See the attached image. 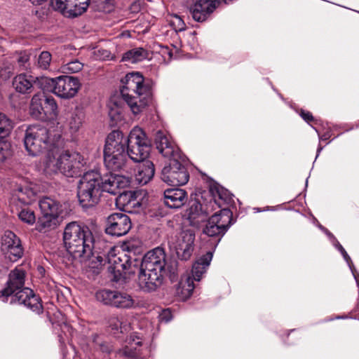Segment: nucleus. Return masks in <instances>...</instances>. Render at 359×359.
<instances>
[{
  "label": "nucleus",
  "mask_w": 359,
  "mask_h": 359,
  "mask_svg": "<svg viewBox=\"0 0 359 359\" xmlns=\"http://www.w3.org/2000/svg\"><path fill=\"white\" fill-rule=\"evenodd\" d=\"M130 249H131V248H126L127 252H130Z\"/></svg>",
  "instance_id": "4d7b16f0"
},
{
  "label": "nucleus",
  "mask_w": 359,
  "mask_h": 359,
  "mask_svg": "<svg viewBox=\"0 0 359 359\" xmlns=\"http://www.w3.org/2000/svg\"><path fill=\"white\" fill-rule=\"evenodd\" d=\"M39 205L42 214L58 217L61 209L59 201L50 197H43L40 200Z\"/></svg>",
  "instance_id": "b1692460"
},
{
  "label": "nucleus",
  "mask_w": 359,
  "mask_h": 359,
  "mask_svg": "<svg viewBox=\"0 0 359 359\" xmlns=\"http://www.w3.org/2000/svg\"><path fill=\"white\" fill-rule=\"evenodd\" d=\"M81 253V256L92 263L100 265L108 263V271L111 280L114 282H124L128 274L134 273L132 270V261L124 251L116 253L115 248H109L107 252L104 248H82Z\"/></svg>",
  "instance_id": "20e7f679"
},
{
  "label": "nucleus",
  "mask_w": 359,
  "mask_h": 359,
  "mask_svg": "<svg viewBox=\"0 0 359 359\" xmlns=\"http://www.w3.org/2000/svg\"><path fill=\"white\" fill-rule=\"evenodd\" d=\"M13 154L11 144L9 142L0 140V164L10 158Z\"/></svg>",
  "instance_id": "2f4dec72"
},
{
  "label": "nucleus",
  "mask_w": 359,
  "mask_h": 359,
  "mask_svg": "<svg viewBox=\"0 0 359 359\" xmlns=\"http://www.w3.org/2000/svg\"><path fill=\"white\" fill-rule=\"evenodd\" d=\"M42 97H43V93H36L32 97L31 100L32 109L37 111L39 114H41L42 111H43Z\"/></svg>",
  "instance_id": "58836bf2"
},
{
  "label": "nucleus",
  "mask_w": 359,
  "mask_h": 359,
  "mask_svg": "<svg viewBox=\"0 0 359 359\" xmlns=\"http://www.w3.org/2000/svg\"><path fill=\"white\" fill-rule=\"evenodd\" d=\"M19 219L29 224H33L36 221L34 212L29 208H22L18 213Z\"/></svg>",
  "instance_id": "c9c22d12"
},
{
  "label": "nucleus",
  "mask_w": 359,
  "mask_h": 359,
  "mask_svg": "<svg viewBox=\"0 0 359 359\" xmlns=\"http://www.w3.org/2000/svg\"><path fill=\"white\" fill-rule=\"evenodd\" d=\"M15 70V65L9 60H6L0 68V79L2 81L8 80Z\"/></svg>",
  "instance_id": "7c9ffc66"
},
{
  "label": "nucleus",
  "mask_w": 359,
  "mask_h": 359,
  "mask_svg": "<svg viewBox=\"0 0 359 359\" xmlns=\"http://www.w3.org/2000/svg\"><path fill=\"white\" fill-rule=\"evenodd\" d=\"M154 143L159 153L169 159L161 170V180L171 186L186 184L189 172L185 165L186 157L180 148L161 130L155 133Z\"/></svg>",
  "instance_id": "f03ea898"
},
{
  "label": "nucleus",
  "mask_w": 359,
  "mask_h": 359,
  "mask_svg": "<svg viewBox=\"0 0 359 359\" xmlns=\"http://www.w3.org/2000/svg\"><path fill=\"white\" fill-rule=\"evenodd\" d=\"M27 151L32 156H37L46 151L47 154H57L58 147L62 142L59 134L55 133L44 126L32 125L27 128L24 137Z\"/></svg>",
  "instance_id": "6e6552de"
},
{
  "label": "nucleus",
  "mask_w": 359,
  "mask_h": 359,
  "mask_svg": "<svg viewBox=\"0 0 359 359\" xmlns=\"http://www.w3.org/2000/svg\"><path fill=\"white\" fill-rule=\"evenodd\" d=\"M195 240V234L191 230L183 231L180 233L179 245L191 247Z\"/></svg>",
  "instance_id": "473e14b6"
},
{
  "label": "nucleus",
  "mask_w": 359,
  "mask_h": 359,
  "mask_svg": "<svg viewBox=\"0 0 359 359\" xmlns=\"http://www.w3.org/2000/svg\"><path fill=\"white\" fill-rule=\"evenodd\" d=\"M26 271L16 267L8 275L6 286L0 290V298L11 304H22L39 314L43 311L41 299L33 290L25 287Z\"/></svg>",
  "instance_id": "7ed1b4c3"
},
{
  "label": "nucleus",
  "mask_w": 359,
  "mask_h": 359,
  "mask_svg": "<svg viewBox=\"0 0 359 359\" xmlns=\"http://www.w3.org/2000/svg\"><path fill=\"white\" fill-rule=\"evenodd\" d=\"M149 53L143 48L131 49L124 53L123 60L135 63L147 58Z\"/></svg>",
  "instance_id": "cd10ccee"
},
{
  "label": "nucleus",
  "mask_w": 359,
  "mask_h": 359,
  "mask_svg": "<svg viewBox=\"0 0 359 359\" xmlns=\"http://www.w3.org/2000/svg\"><path fill=\"white\" fill-rule=\"evenodd\" d=\"M122 81L121 96L133 113L137 114L151 102V86L139 72L128 74Z\"/></svg>",
  "instance_id": "39448f33"
},
{
  "label": "nucleus",
  "mask_w": 359,
  "mask_h": 359,
  "mask_svg": "<svg viewBox=\"0 0 359 359\" xmlns=\"http://www.w3.org/2000/svg\"><path fill=\"white\" fill-rule=\"evenodd\" d=\"M161 318L162 320L169 322L172 318L170 311L168 309L164 310L161 314Z\"/></svg>",
  "instance_id": "de8ad7c7"
},
{
  "label": "nucleus",
  "mask_w": 359,
  "mask_h": 359,
  "mask_svg": "<svg viewBox=\"0 0 359 359\" xmlns=\"http://www.w3.org/2000/svg\"><path fill=\"white\" fill-rule=\"evenodd\" d=\"M165 273L164 259L154 258L145 262L138 275L140 287L146 292L155 291L163 284Z\"/></svg>",
  "instance_id": "9d476101"
},
{
  "label": "nucleus",
  "mask_w": 359,
  "mask_h": 359,
  "mask_svg": "<svg viewBox=\"0 0 359 359\" xmlns=\"http://www.w3.org/2000/svg\"><path fill=\"white\" fill-rule=\"evenodd\" d=\"M128 197V201L125 205H126L127 208L133 207V208H139L141 205V203L139 201L137 200L136 197H135V194L130 192L129 194H124L123 196L121 195V199L125 200L126 198Z\"/></svg>",
  "instance_id": "79ce46f5"
},
{
  "label": "nucleus",
  "mask_w": 359,
  "mask_h": 359,
  "mask_svg": "<svg viewBox=\"0 0 359 359\" xmlns=\"http://www.w3.org/2000/svg\"><path fill=\"white\" fill-rule=\"evenodd\" d=\"M23 248H2L6 259L12 262L18 261L23 255Z\"/></svg>",
  "instance_id": "72a5a7b5"
},
{
  "label": "nucleus",
  "mask_w": 359,
  "mask_h": 359,
  "mask_svg": "<svg viewBox=\"0 0 359 359\" xmlns=\"http://www.w3.org/2000/svg\"><path fill=\"white\" fill-rule=\"evenodd\" d=\"M93 342L95 345V348L102 353H110L113 351V346L110 344L102 341L97 334L93 335Z\"/></svg>",
  "instance_id": "e433bc0d"
},
{
  "label": "nucleus",
  "mask_w": 359,
  "mask_h": 359,
  "mask_svg": "<svg viewBox=\"0 0 359 359\" xmlns=\"http://www.w3.org/2000/svg\"><path fill=\"white\" fill-rule=\"evenodd\" d=\"M65 247H94L100 245V240L96 239L87 226L76 222L67 224L63 234Z\"/></svg>",
  "instance_id": "9b49d317"
},
{
  "label": "nucleus",
  "mask_w": 359,
  "mask_h": 359,
  "mask_svg": "<svg viewBox=\"0 0 359 359\" xmlns=\"http://www.w3.org/2000/svg\"><path fill=\"white\" fill-rule=\"evenodd\" d=\"M60 148L57 154L54 152L46 156V169L53 172L60 171L68 177L80 176L86 164L83 156L76 151H66L60 154Z\"/></svg>",
  "instance_id": "1a4fd4ad"
},
{
  "label": "nucleus",
  "mask_w": 359,
  "mask_h": 359,
  "mask_svg": "<svg viewBox=\"0 0 359 359\" xmlns=\"http://www.w3.org/2000/svg\"><path fill=\"white\" fill-rule=\"evenodd\" d=\"M51 54L48 51H43L38 58V66L42 69H47L51 62Z\"/></svg>",
  "instance_id": "4c0bfd02"
},
{
  "label": "nucleus",
  "mask_w": 359,
  "mask_h": 359,
  "mask_svg": "<svg viewBox=\"0 0 359 359\" xmlns=\"http://www.w3.org/2000/svg\"><path fill=\"white\" fill-rule=\"evenodd\" d=\"M3 247H22L20 238L12 231H7L1 238Z\"/></svg>",
  "instance_id": "c756f323"
},
{
  "label": "nucleus",
  "mask_w": 359,
  "mask_h": 359,
  "mask_svg": "<svg viewBox=\"0 0 359 359\" xmlns=\"http://www.w3.org/2000/svg\"><path fill=\"white\" fill-rule=\"evenodd\" d=\"M57 225V217L42 214L37 222L36 229L40 232L46 233L51 229H55Z\"/></svg>",
  "instance_id": "a878e982"
},
{
  "label": "nucleus",
  "mask_w": 359,
  "mask_h": 359,
  "mask_svg": "<svg viewBox=\"0 0 359 359\" xmlns=\"http://www.w3.org/2000/svg\"><path fill=\"white\" fill-rule=\"evenodd\" d=\"M13 128V122L5 114L0 113V134L6 136Z\"/></svg>",
  "instance_id": "f704fd0d"
},
{
  "label": "nucleus",
  "mask_w": 359,
  "mask_h": 359,
  "mask_svg": "<svg viewBox=\"0 0 359 359\" xmlns=\"http://www.w3.org/2000/svg\"><path fill=\"white\" fill-rule=\"evenodd\" d=\"M334 241L333 242L332 245L335 247H339L341 248L342 246L339 244V243L334 238Z\"/></svg>",
  "instance_id": "864d4df0"
},
{
  "label": "nucleus",
  "mask_w": 359,
  "mask_h": 359,
  "mask_svg": "<svg viewBox=\"0 0 359 359\" xmlns=\"http://www.w3.org/2000/svg\"><path fill=\"white\" fill-rule=\"evenodd\" d=\"M56 78L51 79L46 76L36 77L35 88L41 89L43 92H51L55 94Z\"/></svg>",
  "instance_id": "c85d7f7f"
},
{
  "label": "nucleus",
  "mask_w": 359,
  "mask_h": 359,
  "mask_svg": "<svg viewBox=\"0 0 359 359\" xmlns=\"http://www.w3.org/2000/svg\"><path fill=\"white\" fill-rule=\"evenodd\" d=\"M36 195V191L31 184L16 183L13 189L11 203L17 204L19 202L23 205H28L35 200Z\"/></svg>",
  "instance_id": "aec40b11"
},
{
  "label": "nucleus",
  "mask_w": 359,
  "mask_h": 359,
  "mask_svg": "<svg viewBox=\"0 0 359 359\" xmlns=\"http://www.w3.org/2000/svg\"><path fill=\"white\" fill-rule=\"evenodd\" d=\"M126 153L130 160L136 163L147 160L151 151V143L142 128H134L126 137Z\"/></svg>",
  "instance_id": "f8f14e48"
},
{
  "label": "nucleus",
  "mask_w": 359,
  "mask_h": 359,
  "mask_svg": "<svg viewBox=\"0 0 359 359\" xmlns=\"http://www.w3.org/2000/svg\"><path fill=\"white\" fill-rule=\"evenodd\" d=\"M168 276L171 282H175L178 279V272L177 269L171 266L168 269Z\"/></svg>",
  "instance_id": "c03bdc74"
},
{
  "label": "nucleus",
  "mask_w": 359,
  "mask_h": 359,
  "mask_svg": "<svg viewBox=\"0 0 359 359\" xmlns=\"http://www.w3.org/2000/svg\"><path fill=\"white\" fill-rule=\"evenodd\" d=\"M301 117L306 122L309 123L314 120L312 114L310 111L302 109L300 111Z\"/></svg>",
  "instance_id": "a18cd8bd"
},
{
  "label": "nucleus",
  "mask_w": 359,
  "mask_h": 359,
  "mask_svg": "<svg viewBox=\"0 0 359 359\" xmlns=\"http://www.w3.org/2000/svg\"><path fill=\"white\" fill-rule=\"evenodd\" d=\"M96 299L104 305L120 309H130L135 300L129 294L118 290L102 289L96 292Z\"/></svg>",
  "instance_id": "4468645a"
},
{
  "label": "nucleus",
  "mask_w": 359,
  "mask_h": 359,
  "mask_svg": "<svg viewBox=\"0 0 359 359\" xmlns=\"http://www.w3.org/2000/svg\"><path fill=\"white\" fill-rule=\"evenodd\" d=\"M175 252L181 260L189 259L193 252V248H174Z\"/></svg>",
  "instance_id": "37998d69"
},
{
  "label": "nucleus",
  "mask_w": 359,
  "mask_h": 359,
  "mask_svg": "<svg viewBox=\"0 0 359 359\" xmlns=\"http://www.w3.org/2000/svg\"><path fill=\"white\" fill-rule=\"evenodd\" d=\"M213 252H208L197 258L192 266L191 277L187 276L185 280H182L180 283L184 294L190 296L194 289V280L200 281L203 275L206 273L210 262L212 259Z\"/></svg>",
  "instance_id": "ddd939ff"
},
{
  "label": "nucleus",
  "mask_w": 359,
  "mask_h": 359,
  "mask_svg": "<svg viewBox=\"0 0 359 359\" xmlns=\"http://www.w3.org/2000/svg\"><path fill=\"white\" fill-rule=\"evenodd\" d=\"M126 137L120 130H113L107 137L104 147V163L109 175H121L129 170Z\"/></svg>",
  "instance_id": "423d86ee"
},
{
  "label": "nucleus",
  "mask_w": 359,
  "mask_h": 359,
  "mask_svg": "<svg viewBox=\"0 0 359 359\" xmlns=\"http://www.w3.org/2000/svg\"><path fill=\"white\" fill-rule=\"evenodd\" d=\"M133 341H135V344L136 345H138V346H141V345H142V341H140V340H139V339H137V341H135L134 339H133Z\"/></svg>",
  "instance_id": "5fc2aeb1"
},
{
  "label": "nucleus",
  "mask_w": 359,
  "mask_h": 359,
  "mask_svg": "<svg viewBox=\"0 0 359 359\" xmlns=\"http://www.w3.org/2000/svg\"><path fill=\"white\" fill-rule=\"evenodd\" d=\"M163 195L165 205L170 208H180L187 201V193L182 189H168Z\"/></svg>",
  "instance_id": "412c9836"
},
{
  "label": "nucleus",
  "mask_w": 359,
  "mask_h": 359,
  "mask_svg": "<svg viewBox=\"0 0 359 359\" xmlns=\"http://www.w3.org/2000/svg\"><path fill=\"white\" fill-rule=\"evenodd\" d=\"M162 253L163 252V248H154L151 251L149 252H148V255H151L152 256L154 255V254H156V253Z\"/></svg>",
  "instance_id": "8fccbe9b"
},
{
  "label": "nucleus",
  "mask_w": 359,
  "mask_h": 359,
  "mask_svg": "<svg viewBox=\"0 0 359 359\" xmlns=\"http://www.w3.org/2000/svg\"><path fill=\"white\" fill-rule=\"evenodd\" d=\"M339 249H340L341 253L342 254V255L344 257V259H346V261L348 263H349V262H351V258L348 256V255L347 254V252L345 251V249L344 248H339Z\"/></svg>",
  "instance_id": "09e8293b"
},
{
  "label": "nucleus",
  "mask_w": 359,
  "mask_h": 359,
  "mask_svg": "<svg viewBox=\"0 0 359 359\" xmlns=\"http://www.w3.org/2000/svg\"><path fill=\"white\" fill-rule=\"evenodd\" d=\"M43 101L45 104L49 105L50 110L54 111L57 109V104L53 97H46Z\"/></svg>",
  "instance_id": "49530a36"
},
{
  "label": "nucleus",
  "mask_w": 359,
  "mask_h": 359,
  "mask_svg": "<svg viewBox=\"0 0 359 359\" xmlns=\"http://www.w3.org/2000/svg\"><path fill=\"white\" fill-rule=\"evenodd\" d=\"M224 0H196L190 7L193 19L197 22L205 21Z\"/></svg>",
  "instance_id": "6ab92c4d"
},
{
  "label": "nucleus",
  "mask_w": 359,
  "mask_h": 359,
  "mask_svg": "<svg viewBox=\"0 0 359 359\" xmlns=\"http://www.w3.org/2000/svg\"><path fill=\"white\" fill-rule=\"evenodd\" d=\"M232 219V212L229 208H222L208 219L203 231L208 236H223L231 224Z\"/></svg>",
  "instance_id": "2eb2a0df"
},
{
  "label": "nucleus",
  "mask_w": 359,
  "mask_h": 359,
  "mask_svg": "<svg viewBox=\"0 0 359 359\" xmlns=\"http://www.w3.org/2000/svg\"><path fill=\"white\" fill-rule=\"evenodd\" d=\"M130 184V178L126 175L111 174L102 177L97 170L88 171L83 174L78 186L79 203L84 208L93 207L99 202L102 191L121 194L119 191Z\"/></svg>",
  "instance_id": "f257e3e1"
},
{
  "label": "nucleus",
  "mask_w": 359,
  "mask_h": 359,
  "mask_svg": "<svg viewBox=\"0 0 359 359\" xmlns=\"http://www.w3.org/2000/svg\"><path fill=\"white\" fill-rule=\"evenodd\" d=\"M353 276H354V278H355V280L356 281V283L358 285V286L359 287V274L358 273H353Z\"/></svg>",
  "instance_id": "603ef678"
},
{
  "label": "nucleus",
  "mask_w": 359,
  "mask_h": 359,
  "mask_svg": "<svg viewBox=\"0 0 359 359\" xmlns=\"http://www.w3.org/2000/svg\"><path fill=\"white\" fill-rule=\"evenodd\" d=\"M83 64L77 60L70 62L63 67V71L68 74L76 73L83 68Z\"/></svg>",
  "instance_id": "ea45409f"
},
{
  "label": "nucleus",
  "mask_w": 359,
  "mask_h": 359,
  "mask_svg": "<svg viewBox=\"0 0 359 359\" xmlns=\"http://www.w3.org/2000/svg\"><path fill=\"white\" fill-rule=\"evenodd\" d=\"M80 83L77 78L60 76L56 78L55 94L62 98H72L77 93Z\"/></svg>",
  "instance_id": "a211bd4d"
},
{
  "label": "nucleus",
  "mask_w": 359,
  "mask_h": 359,
  "mask_svg": "<svg viewBox=\"0 0 359 359\" xmlns=\"http://www.w3.org/2000/svg\"><path fill=\"white\" fill-rule=\"evenodd\" d=\"M109 325L114 335L130 330V325L123 317L111 316L109 320Z\"/></svg>",
  "instance_id": "bb28decb"
},
{
  "label": "nucleus",
  "mask_w": 359,
  "mask_h": 359,
  "mask_svg": "<svg viewBox=\"0 0 359 359\" xmlns=\"http://www.w3.org/2000/svg\"><path fill=\"white\" fill-rule=\"evenodd\" d=\"M131 226L130 219L127 215L123 212H116L108 217L105 231L108 234L121 236L129 231Z\"/></svg>",
  "instance_id": "f3484780"
},
{
  "label": "nucleus",
  "mask_w": 359,
  "mask_h": 359,
  "mask_svg": "<svg viewBox=\"0 0 359 359\" xmlns=\"http://www.w3.org/2000/svg\"><path fill=\"white\" fill-rule=\"evenodd\" d=\"M233 0H224V2L225 4H229L230 2L233 1Z\"/></svg>",
  "instance_id": "6e6d98bb"
},
{
  "label": "nucleus",
  "mask_w": 359,
  "mask_h": 359,
  "mask_svg": "<svg viewBox=\"0 0 359 359\" xmlns=\"http://www.w3.org/2000/svg\"><path fill=\"white\" fill-rule=\"evenodd\" d=\"M224 191L217 184H211L208 190H201L190 203L188 218L193 225L204 222L208 215L225 201Z\"/></svg>",
  "instance_id": "0eeeda50"
},
{
  "label": "nucleus",
  "mask_w": 359,
  "mask_h": 359,
  "mask_svg": "<svg viewBox=\"0 0 359 359\" xmlns=\"http://www.w3.org/2000/svg\"><path fill=\"white\" fill-rule=\"evenodd\" d=\"M142 164L140 166L137 173L135 175V180L139 184H146L154 177L155 168L154 163L148 160L142 161Z\"/></svg>",
  "instance_id": "5701e85b"
},
{
  "label": "nucleus",
  "mask_w": 359,
  "mask_h": 359,
  "mask_svg": "<svg viewBox=\"0 0 359 359\" xmlns=\"http://www.w3.org/2000/svg\"><path fill=\"white\" fill-rule=\"evenodd\" d=\"M131 9L133 10V11H137L138 9H139V4H137L136 3L133 4L132 6H131Z\"/></svg>",
  "instance_id": "3c124183"
},
{
  "label": "nucleus",
  "mask_w": 359,
  "mask_h": 359,
  "mask_svg": "<svg viewBox=\"0 0 359 359\" xmlns=\"http://www.w3.org/2000/svg\"><path fill=\"white\" fill-rule=\"evenodd\" d=\"M83 116L82 114L74 113L72 114L69 120L70 128L74 131H77L82 124Z\"/></svg>",
  "instance_id": "a19ab883"
},
{
  "label": "nucleus",
  "mask_w": 359,
  "mask_h": 359,
  "mask_svg": "<svg viewBox=\"0 0 359 359\" xmlns=\"http://www.w3.org/2000/svg\"><path fill=\"white\" fill-rule=\"evenodd\" d=\"M90 0H50V5L68 18L77 17L83 13L89 6Z\"/></svg>",
  "instance_id": "dca6fc26"
},
{
  "label": "nucleus",
  "mask_w": 359,
  "mask_h": 359,
  "mask_svg": "<svg viewBox=\"0 0 359 359\" xmlns=\"http://www.w3.org/2000/svg\"><path fill=\"white\" fill-rule=\"evenodd\" d=\"M29 59L30 54L24 50L13 54L9 60L15 65L16 70L21 71L30 67Z\"/></svg>",
  "instance_id": "393cba45"
},
{
  "label": "nucleus",
  "mask_w": 359,
  "mask_h": 359,
  "mask_svg": "<svg viewBox=\"0 0 359 359\" xmlns=\"http://www.w3.org/2000/svg\"><path fill=\"white\" fill-rule=\"evenodd\" d=\"M36 77L26 74L17 75L13 81L15 89L20 93H30L35 88Z\"/></svg>",
  "instance_id": "4be33fe9"
}]
</instances>
